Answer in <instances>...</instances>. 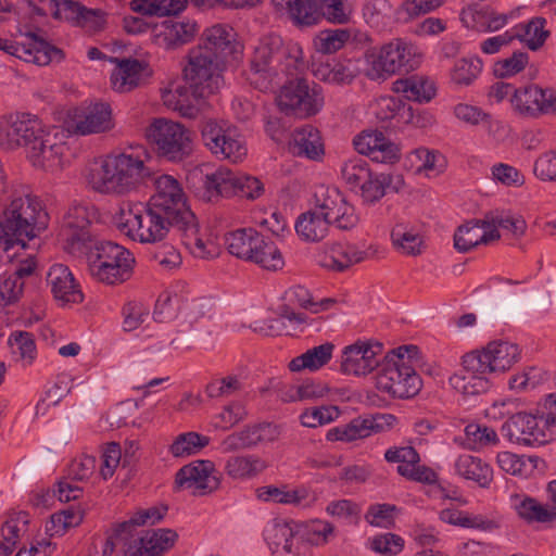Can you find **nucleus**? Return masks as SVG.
<instances>
[{"label": "nucleus", "mask_w": 556, "mask_h": 556, "mask_svg": "<svg viewBox=\"0 0 556 556\" xmlns=\"http://www.w3.org/2000/svg\"><path fill=\"white\" fill-rule=\"evenodd\" d=\"M306 67L299 45L285 46L280 36L270 35L254 49L249 79L255 88L267 91L280 85V75L295 76L280 86L277 105L286 115L307 118L321 111L325 98L320 85L299 77Z\"/></svg>", "instance_id": "nucleus-1"}, {"label": "nucleus", "mask_w": 556, "mask_h": 556, "mask_svg": "<svg viewBox=\"0 0 556 556\" xmlns=\"http://www.w3.org/2000/svg\"><path fill=\"white\" fill-rule=\"evenodd\" d=\"M147 157L143 148L108 155L98 167L90 169L88 182L99 193H129L151 178L152 172L144 164Z\"/></svg>", "instance_id": "nucleus-2"}, {"label": "nucleus", "mask_w": 556, "mask_h": 556, "mask_svg": "<svg viewBox=\"0 0 556 556\" xmlns=\"http://www.w3.org/2000/svg\"><path fill=\"white\" fill-rule=\"evenodd\" d=\"M47 213L34 197L16 198L3 212L0 220V249L9 253L15 247L26 248V240L46 227Z\"/></svg>", "instance_id": "nucleus-3"}, {"label": "nucleus", "mask_w": 556, "mask_h": 556, "mask_svg": "<svg viewBox=\"0 0 556 556\" xmlns=\"http://www.w3.org/2000/svg\"><path fill=\"white\" fill-rule=\"evenodd\" d=\"M420 351L416 345H402L386 356L376 378V388L393 399H409L418 394L421 379L414 368Z\"/></svg>", "instance_id": "nucleus-4"}, {"label": "nucleus", "mask_w": 556, "mask_h": 556, "mask_svg": "<svg viewBox=\"0 0 556 556\" xmlns=\"http://www.w3.org/2000/svg\"><path fill=\"white\" fill-rule=\"evenodd\" d=\"M114 224L117 229L134 241L156 243L163 241L174 220L155 207L140 202H123L115 213Z\"/></svg>", "instance_id": "nucleus-5"}, {"label": "nucleus", "mask_w": 556, "mask_h": 556, "mask_svg": "<svg viewBox=\"0 0 556 556\" xmlns=\"http://www.w3.org/2000/svg\"><path fill=\"white\" fill-rule=\"evenodd\" d=\"M228 252L267 270H279L285 261L276 243L254 228H240L225 237Z\"/></svg>", "instance_id": "nucleus-6"}, {"label": "nucleus", "mask_w": 556, "mask_h": 556, "mask_svg": "<svg viewBox=\"0 0 556 556\" xmlns=\"http://www.w3.org/2000/svg\"><path fill=\"white\" fill-rule=\"evenodd\" d=\"M91 275L106 285L122 283L130 278L135 257L124 247L112 241H94L87 249Z\"/></svg>", "instance_id": "nucleus-7"}, {"label": "nucleus", "mask_w": 556, "mask_h": 556, "mask_svg": "<svg viewBox=\"0 0 556 556\" xmlns=\"http://www.w3.org/2000/svg\"><path fill=\"white\" fill-rule=\"evenodd\" d=\"M367 76L370 79H386L401 71L409 72L418 67L420 53L412 42L397 38L380 48H372L365 54Z\"/></svg>", "instance_id": "nucleus-8"}, {"label": "nucleus", "mask_w": 556, "mask_h": 556, "mask_svg": "<svg viewBox=\"0 0 556 556\" xmlns=\"http://www.w3.org/2000/svg\"><path fill=\"white\" fill-rule=\"evenodd\" d=\"M200 181L202 185L198 188L197 195L205 202H216L223 197L232 195L254 200L264 192V186L256 177L227 168L201 175Z\"/></svg>", "instance_id": "nucleus-9"}, {"label": "nucleus", "mask_w": 556, "mask_h": 556, "mask_svg": "<svg viewBox=\"0 0 556 556\" xmlns=\"http://www.w3.org/2000/svg\"><path fill=\"white\" fill-rule=\"evenodd\" d=\"M146 138L155 154L167 162H184L193 150L189 129L166 118H154L146 128Z\"/></svg>", "instance_id": "nucleus-10"}, {"label": "nucleus", "mask_w": 556, "mask_h": 556, "mask_svg": "<svg viewBox=\"0 0 556 556\" xmlns=\"http://www.w3.org/2000/svg\"><path fill=\"white\" fill-rule=\"evenodd\" d=\"M188 60L184 76L192 94L195 98H205L215 93L223 83L222 72L226 63L206 48H192Z\"/></svg>", "instance_id": "nucleus-11"}, {"label": "nucleus", "mask_w": 556, "mask_h": 556, "mask_svg": "<svg viewBox=\"0 0 556 556\" xmlns=\"http://www.w3.org/2000/svg\"><path fill=\"white\" fill-rule=\"evenodd\" d=\"M155 193L148 204L174 220L175 228H184L194 233V214L187 204L180 182L170 175H161L155 181Z\"/></svg>", "instance_id": "nucleus-12"}, {"label": "nucleus", "mask_w": 556, "mask_h": 556, "mask_svg": "<svg viewBox=\"0 0 556 556\" xmlns=\"http://www.w3.org/2000/svg\"><path fill=\"white\" fill-rule=\"evenodd\" d=\"M97 217L98 211L93 205L77 203L68 207L59 230V237L68 253H83L94 243L92 223Z\"/></svg>", "instance_id": "nucleus-13"}, {"label": "nucleus", "mask_w": 556, "mask_h": 556, "mask_svg": "<svg viewBox=\"0 0 556 556\" xmlns=\"http://www.w3.org/2000/svg\"><path fill=\"white\" fill-rule=\"evenodd\" d=\"M201 137L204 146L218 159L237 163L247 155L245 143L235 127L208 119L201 125Z\"/></svg>", "instance_id": "nucleus-14"}, {"label": "nucleus", "mask_w": 556, "mask_h": 556, "mask_svg": "<svg viewBox=\"0 0 556 556\" xmlns=\"http://www.w3.org/2000/svg\"><path fill=\"white\" fill-rule=\"evenodd\" d=\"M520 359V349L508 341L496 340L482 350L465 354L467 367L480 372H504Z\"/></svg>", "instance_id": "nucleus-15"}, {"label": "nucleus", "mask_w": 556, "mask_h": 556, "mask_svg": "<svg viewBox=\"0 0 556 556\" xmlns=\"http://www.w3.org/2000/svg\"><path fill=\"white\" fill-rule=\"evenodd\" d=\"M397 418L392 414H374L353 418L349 424L328 430V441L352 442L368 438L371 433H380L392 429Z\"/></svg>", "instance_id": "nucleus-16"}, {"label": "nucleus", "mask_w": 556, "mask_h": 556, "mask_svg": "<svg viewBox=\"0 0 556 556\" xmlns=\"http://www.w3.org/2000/svg\"><path fill=\"white\" fill-rule=\"evenodd\" d=\"M514 111L522 116L538 118L542 115H556V91L538 85L517 88L510 98Z\"/></svg>", "instance_id": "nucleus-17"}, {"label": "nucleus", "mask_w": 556, "mask_h": 556, "mask_svg": "<svg viewBox=\"0 0 556 556\" xmlns=\"http://www.w3.org/2000/svg\"><path fill=\"white\" fill-rule=\"evenodd\" d=\"M0 50L40 66L48 65L53 61L60 62L64 59L61 49L33 33L28 35V42H15L0 38Z\"/></svg>", "instance_id": "nucleus-18"}, {"label": "nucleus", "mask_w": 556, "mask_h": 556, "mask_svg": "<svg viewBox=\"0 0 556 556\" xmlns=\"http://www.w3.org/2000/svg\"><path fill=\"white\" fill-rule=\"evenodd\" d=\"M67 150L63 135L56 129H45L37 139H34L26 154L35 167L53 170L62 166Z\"/></svg>", "instance_id": "nucleus-19"}, {"label": "nucleus", "mask_w": 556, "mask_h": 556, "mask_svg": "<svg viewBox=\"0 0 556 556\" xmlns=\"http://www.w3.org/2000/svg\"><path fill=\"white\" fill-rule=\"evenodd\" d=\"M178 489L191 490L193 495H205L220 484L218 472L211 460H195L181 467L175 477Z\"/></svg>", "instance_id": "nucleus-20"}, {"label": "nucleus", "mask_w": 556, "mask_h": 556, "mask_svg": "<svg viewBox=\"0 0 556 556\" xmlns=\"http://www.w3.org/2000/svg\"><path fill=\"white\" fill-rule=\"evenodd\" d=\"M501 433L509 442L525 446H541L549 441L536 416L525 412L511 415L502 425Z\"/></svg>", "instance_id": "nucleus-21"}, {"label": "nucleus", "mask_w": 556, "mask_h": 556, "mask_svg": "<svg viewBox=\"0 0 556 556\" xmlns=\"http://www.w3.org/2000/svg\"><path fill=\"white\" fill-rule=\"evenodd\" d=\"M45 130L40 119L30 113L11 114L0 124V143L7 142L10 147L18 146L27 150L34 139Z\"/></svg>", "instance_id": "nucleus-22"}, {"label": "nucleus", "mask_w": 556, "mask_h": 556, "mask_svg": "<svg viewBox=\"0 0 556 556\" xmlns=\"http://www.w3.org/2000/svg\"><path fill=\"white\" fill-rule=\"evenodd\" d=\"M298 521L293 519L274 518L267 522L263 535L273 554L280 552L286 556H300Z\"/></svg>", "instance_id": "nucleus-23"}, {"label": "nucleus", "mask_w": 556, "mask_h": 556, "mask_svg": "<svg viewBox=\"0 0 556 556\" xmlns=\"http://www.w3.org/2000/svg\"><path fill=\"white\" fill-rule=\"evenodd\" d=\"M375 253L372 245L362 249L352 243H333L317 255V263L330 270L344 271L352 265L372 257Z\"/></svg>", "instance_id": "nucleus-24"}, {"label": "nucleus", "mask_w": 556, "mask_h": 556, "mask_svg": "<svg viewBox=\"0 0 556 556\" xmlns=\"http://www.w3.org/2000/svg\"><path fill=\"white\" fill-rule=\"evenodd\" d=\"M198 31V25L193 21L165 20L155 24L151 29V41L165 50H176L189 43Z\"/></svg>", "instance_id": "nucleus-25"}, {"label": "nucleus", "mask_w": 556, "mask_h": 556, "mask_svg": "<svg viewBox=\"0 0 556 556\" xmlns=\"http://www.w3.org/2000/svg\"><path fill=\"white\" fill-rule=\"evenodd\" d=\"M354 149L377 163L393 164L400 160V149L383 132L363 131L353 139Z\"/></svg>", "instance_id": "nucleus-26"}, {"label": "nucleus", "mask_w": 556, "mask_h": 556, "mask_svg": "<svg viewBox=\"0 0 556 556\" xmlns=\"http://www.w3.org/2000/svg\"><path fill=\"white\" fill-rule=\"evenodd\" d=\"M382 344H369L356 342L345 346L341 357V371L345 375H367L379 365L377 355L381 352Z\"/></svg>", "instance_id": "nucleus-27"}, {"label": "nucleus", "mask_w": 556, "mask_h": 556, "mask_svg": "<svg viewBox=\"0 0 556 556\" xmlns=\"http://www.w3.org/2000/svg\"><path fill=\"white\" fill-rule=\"evenodd\" d=\"M404 186L401 174L371 172L366 182L361 184L354 191L362 200L363 205H375L388 191L399 192Z\"/></svg>", "instance_id": "nucleus-28"}, {"label": "nucleus", "mask_w": 556, "mask_h": 556, "mask_svg": "<svg viewBox=\"0 0 556 556\" xmlns=\"http://www.w3.org/2000/svg\"><path fill=\"white\" fill-rule=\"evenodd\" d=\"M178 540L175 530L168 528L147 530L142 536L130 544L125 556H162Z\"/></svg>", "instance_id": "nucleus-29"}, {"label": "nucleus", "mask_w": 556, "mask_h": 556, "mask_svg": "<svg viewBox=\"0 0 556 556\" xmlns=\"http://www.w3.org/2000/svg\"><path fill=\"white\" fill-rule=\"evenodd\" d=\"M47 282L55 300L67 303H81L84 294L70 268L63 264H54L47 274Z\"/></svg>", "instance_id": "nucleus-30"}, {"label": "nucleus", "mask_w": 556, "mask_h": 556, "mask_svg": "<svg viewBox=\"0 0 556 556\" xmlns=\"http://www.w3.org/2000/svg\"><path fill=\"white\" fill-rule=\"evenodd\" d=\"M483 219H472L460 225L454 233V247L460 253H466L479 244H488L500 239L497 229L488 228Z\"/></svg>", "instance_id": "nucleus-31"}, {"label": "nucleus", "mask_w": 556, "mask_h": 556, "mask_svg": "<svg viewBox=\"0 0 556 556\" xmlns=\"http://www.w3.org/2000/svg\"><path fill=\"white\" fill-rule=\"evenodd\" d=\"M233 42L232 28L217 24L203 31L200 43L195 48H206L208 52L216 54L219 61L226 63L228 55L235 51Z\"/></svg>", "instance_id": "nucleus-32"}, {"label": "nucleus", "mask_w": 556, "mask_h": 556, "mask_svg": "<svg viewBox=\"0 0 556 556\" xmlns=\"http://www.w3.org/2000/svg\"><path fill=\"white\" fill-rule=\"evenodd\" d=\"M290 151L299 157L319 161L325 154L324 143L317 128L306 125L292 135Z\"/></svg>", "instance_id": "nucleus-33"}, {"label": "nucleus", "mask_w": 556, "mask_h": 556, "mask_svg": "<svg viewBox=\"0 0 556 556\" xmlns=\"http://www.w3.org/2000/svg\"><path fill=\"white\" fill-rule=\"evenodd\" d=\"M149 65L137 59H123L118 62L111 80L118 92H129L141 84L143 76L149 75Z\"/></svg>", "instance_id": "nucleus-34"}, {"label": "nucleus", "mask_w": 556, "mask_h": 556, "mask_svg": "<svg viewBox=\"0 0 556 556\" xmlns=\"http://www.w3.org/2000/svg\"><path fill=\"white\" fill-rule=\"evenodd\" d=\"M112 110L108 103L90 105L75 122V132L78 135L99 134L112 128Z\"/></svg>", "instance_id": "nucleus-35"}, {"label": "nucleus", "mask_w": 556, "mask_h": 556, "mask_svg": "<svg viewBox=\"0 0 556 556\" xmlns=\"http://www.w3.org/2000/svg\"><path fill=\"white\" fill-rule=\"evenodd\" d=\"M464 372L454 374L450 378V384L465 397L480 395L489 391L491 382L486 378L489 372H480L467 367L465 355L463 356Z\"/></svg>", "instance_id": "nucleus-36"}, {"label": "nucleus", "mask_w": 556, "mask_h": 556, "mask_svg": "<svg viewBox=\"0 0 556 556\" xmlns=\"http://www.w3.org/2000/svg\"><path fill=\"white\" fill-rule=\"evenodd\" d=\"M372 114L380 122L396 119L397 123H414V114L410 105L402 99L393 96H382L371 104Z\"/></svg>", "instance_id": "nucleus-37"}, {"label": "nucleus", "mask_w": 556, "mask_h": 556, "mask_svg": "<svg viewBox=\"0 0 556 556\" xmlns=\"http://www.w3.org/2000/svg\"><path fill=\"white\" fill-rule=\"evenodd\" d=\"M393 91L402 93L409 101L428 103L435 96V87L427 77L412 75L393 83Z\"/></svg>", "instance_id": "nucleus-38"}, {"label": "nucleus", "mask_w": 556, "mask_h": 556, "mask_svg": "<svg viewBox=\"0 0 556 556\" xmlns=\"http://www.w3.org/2000/svg\"><path fill=\"white\" fill-rule=\"evenodd\" d=\"M455 470L460 477L475 481L481 488H489L493 480L492 467L470 454H463L456 459Z\"/></svg>", "instance_id": "nucleus-39"}, {"label": "nucleus", "mask_w": 556, "mask_h": 556, "mask_svg": "<svg viewBox=\"0 0 556 556\" xmlns=\"http://www.w3.org/2000/svg\"><path fill=\"white\" fill-rule=\"evenodd\" d=\"M330 223L317 210L302 213L295 222L298 236L306 242H319L328 233Z\"/></svg>", "instance_id": "nucleus-40"}, {"label": "nucleus", "mask_w": 556, "mask_h": 556, "mask_svg": "<svg viewBox=\"0 0 556 556\" xmlns=\"http://www.w3.org/2000/svg\"><path fill=\"white\" fill-rule=\"evenodd\" d=\"M287 9L290 18L299 27H308L319 22V0H273Z\"/></svg>", "instance_id": "nucleus-41"}, {"label": "nucleus", "mask_w": 556, "mask_h": 556, "mask_svg": "<svg viewBox=\"0 0 556 556\" xmlns=\"http://www.w3.org/2000/svg\"><path fill=\"white\" fill-rule=\"evenodd\" d=\"M298 526L301 554L304 553L308 546L326 544L334 532L333 525L323 520L298 522Z\"/></svg>", "instance_id": "nucleus-42"}, {"label": "nucleus", "mask_w": 556, "mask_h": 556, "mask_svg": "<svg viewBox=\"0 0 556 556\" xmlns=\"http://www.w3.org/2000/svg\"><path fill=\"white\" fill-rule=\"evenodd\" d=\"M334 344L331 342L314 346L291 359L289 369L291 371H301L303 369L318 370L331 359Z\"/></svg>", "instance_id": "nucleus-43"}, {"label": "nucleus", "mask_w": 556, "mask_h": 556, "mask_svg": "<svg viewBox=\"0 0 556 556\" xmlns=\"http://www.w3.org/2000/svg\"><path fill=\"white\" fill-rule=\"evenodd\" d=\"M441 521L466 529H478L483 531L492 530L496 527L495 522L482 515H468L456 508H445L439 514Z\"/></svg>", "instance_id": "nucleus-44"}, {"label": "nucleus", "mask_w": 556, "mask_h": 556, "mask_svg": "<svg viewBox=\"0 0 556 556\" xmlns=\"http://www.w3.org/2000/svg\"><path fill=\"white\" fill-rule=\"evenodd\" d=\"M168 507L166 505L153 506L147 509H140L136 511L129 520L119 522L114 526V534L115 536H123L124 534H130L131 529L134 527L144 526V525H154L161 521L166 513Z\"/></svg>", "instance_id": "nucleus-45"}, {"label": "nucleus", "mask_w": 556, "mask_h": 556, "mask_svg": "<svg viewBox=\"0 0 556 556\" xmlns=\"http://www.w3.org/2000/svg\"><path fill=\"white\" fill-rule=\"evenodd\" d=\"M516 510L519 517L529 523H552L556 520V506L548 507L532 497L523 498L516 506Z\"/></svg>", "instance_id": "nucleus-46"}, {"label": "nucleus", "mask_w": 556, "mask_h": 556, "mask_svg": "<svg viewBox=\"0 0 556 556\" xmlns=\"http://www.w3.org/2000/svg\"><path fill=\"white\" fill-rule=\"evenodd\" d=\"M350 39L351 30L348 28H327L315 36L313 45L317 52L332 54L342 49Z\"/></svg>", "instance_id": "nucleus-47"}, {"label": "nucleus", "mask_w": 556, "mask_h": 556, "mask_svg": "<svg viewBox=\"0 0 556 556\" xmlns=\"http://www.w3.org/2000/svg\"><path fill=\"white\" fill-rule=\"evenodd\" d=\"M264 468L265 463L255 455L232 456L225 465L227 475L233 479L254 477Z\"/></svg>", "instance_id": "nucleus-48"}, {"label": "nucleus", "mask_w": 556, "mask_h": 556, "mask_svg": "<svg viewBox=\"0 0 556 556\" xmlns=\"http://www.w3.org/2000/svg\"><path fill=\"white\" fill-rule=\"evenodd\" d=\"M483 63L478 56L463 58L455 62L451 79L459 86L471 85L482 71Z\"/></svg>", "instance_id": "nucleus-49"}, {"label": "nucleus", "mask_w": 556, "mask_h": 556, "mask_svg": "<svg viewBox=\"0 0 556 556\" xmlns=\"http://www.w3.org/2000/svg\"><path fill=\"white\" fill-rule=\"evenodd\" d=\"M372 170L363 157H353L345 161L341 167V176L348 188L354 192L361 184L366 182Z\"/></svg>", "instance_id": "nucleus-50"}, {"label": "nucleus", "mask_w": 556, "mask_h": 556, "mask_svg": "<svg viewBox=\"0 0 556 556\" xmlns=\"http://www.w3.org/2000/svg\"><path fill=\"white\" fill-rule=\"evenodd\" d=\"M208 443V437L190 431L179 434L170 445L169 451L175 457L189 456L200 452Z\"/></svg>", "instance_id": "nucleus-51"}, {"label": "nucleus", "mask_w": 556, "mask_h": 556, "mask_svg": "<svg viewBox=\"0 0 556 556\" xmlns=\"http://www.w3.org/2000/svg\"><path fill=\"white\" fill-rule=\"evenodd\" d=\"M329 392V388L320 381L306 380L301 384L291 387L286 393L285 401H311L324 397Z\"/></svg>", "instance_id": "nucleus-52"}, {"label": "nucleus", "mask_w": 556, "mask_h": 556, "mask_svg": "<svg viewBox=\"0 0 556 556\" xmlns=\"http://www.w3.org/2000/svg\"><path fill=\"white\" fill-rule=\"evenodd\" d=\"M393 243L408 255H417L421 253L422 238L406 226L399 224L391 231Z\"/></svg>", "instance_id": "nucleus-53"}, {"label": "nucleus", "mask_w": 556, "mask_h": 556, "mask_svg": "<svg viewBox=\"0 0 556 556\" xmlns=\"http://www.w3.org/2000/svg\"><path fill=\"white\" fill-rule=\"evenodd\" d=\"M29 525V515L26 511H17L3 522L1 527L2 539L16 547L22 533H24Z\"/></svg>", "instance_id": "nucleus-54"}, {"label": "nucleus", "mask_w": 556, "mask_h": 556, "mask_svg": "<svg viewBox=\"0 0 556 556\" xmlns=\"http://www.w3.org/2000/svg\"><path fill=\"white\" fill-rule=\"evenodd\" d=\"M340 415L337 406H316L305 409L300 415L302 426L316 428L336 420Z\"/></svg>", "instance_id": "nucleus-55"}, {"label": "nucleus", "mask_w": 556, "mask_h": 556, "mask_svg": "<svg viewBox=\"0 0 556 556\" xmlns=\"http://www.w3.org/2000/svg\"><path fill=\"white\" fill-rule=\"evenodd\" d=\"M546 20L544 17H533L522 28L525 34L521 35V41H526L530 50H539L549 36V31L545 29Z\"/></svg>", "instance_id": "nucleus-56"}, {"label": "nucleus", "mask_w": 556, "mask_h": 556, "mask_svg": "<svg viewBox=\"0 0 556 556\" xmlns=\"http://www.w3.org/2000/svg\"><path fill=\"white\" fill-rule=\"evenodd\" d=\"M369 547L383 556H395L402 552L404 540L394 533H382L369 539Z\"/></svg>", "instance_id": "nucleus-57"}, {"label": "nucleus", "mask_w": 556, "mask_h": 556, "mask_svg": "<svg viewBox=\"0 0 556 556\" xmlns=\"http://www.w3.org/2000/svg\"><path fill=\"white\" fill-rule=\"evenodd\" d=\"M529 55L525 51H515L511 56L494 63L493 73L498 78L514 76L528 64Z\"/></svg>", "instance_id": "nucleus-58"}, {"label": "nucleus", "mask_w": 556, "mask_h": 556, "mask_svg": "<svg viewBox=\"0 0 556 556\" xmlns=\"http://www.w3.org/2000/svg\"><path fill=\"white\" fill-rule=\"evenodd\" d=\"M257 492L260 500L279 504H300L305 497L304 491H286L274 485L263 486Z\"/></svg>", "instance_id": "nucleus-59"}, {"label": "nucleus", "mask_w": 556, "mask_h": 556, "mask_svg": "<svg viewBox=\"0 0 556 556\" xmlns=\"http://www.w3.org/2000/svg\"><path fill=\"white\" fill-rule=\"evenodd\" d=\"M53 7L52 16L56 20H64L74 26L78 25V20L84 12L85 5L74 0H51Z\"/></svg>", "instance_id": "nucleus-60"}, {"label": "nucleus", "mask_w": 556, "mask_h": 556, "mask_svg": "<svg viewBox=\"0 0 556 556\" xmlns=\"http://www.w3.org/2000/svg\"><path fill=\"white\" fill-rule=\"evenodd\" d=\"M13 353H18L22 359L33 362L36 356L34 336L27 331H14L9 337Z\"/></svg>", "instance_id": "nucleus-61"}, {"label": "nucleus", "mask_w": 556, "mask_h": 556, "mask_svg": "<svg viewBox=\"0 0 556 556\" xmlns=\"http://www.w3.org/2000/svg\"><path fill=\"white\" fill-rule=\"evenodd\" d=\"M319 18L326 17L334 24H345L350 20L351 11L343 3V0H319Z\"/></svg>", "instance_id": "nucleus-62"}, {"label": "nucleus", "mask_w": 556, "mask_h": 556, "mask_svg": "<svg viewBox=\"0 0 556 556\" xmlns=\"http://www.w3.org/2000/svg\"><path fill=\"white\" fill-rule=\"evenodd\" d=\"M483 224H486L490 229H497L498 227L507 229L515 236L522 235L526 229V223L523 219L515 218L510 215H503V213L486 214Z\"/></svg>", "instance_id": "nucleus-63"}, {"label": "nucleus", "mask_w": 556, "mask_h": 556, "mask_svg": "<svg viewBox=\"0 0 556 556\" xmlns=\"http://www.w3.org/2000/svg\"><path fill=\"white\" fill-rule=\"evenodd\" d=\"M534 175L543 181H556V152L541 154L533 165Z\"/></svg>", "instance_id": "nucleus-64"}]
</instances>
